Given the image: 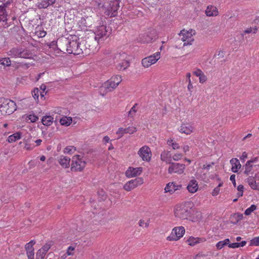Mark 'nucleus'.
I'll return each mask as SVG.
<instances>
[{"mask_svg":"<svg viewBox=\"0 0 259 259\" xmlns=\"http://www.w3.org/2000/svg\"><path fill=\"white\" fill-rule=\"evenodd\" d=\"M136 131L137 128L134 126L128 127L126 128L121 127L118 128V131L116 132V134L119 135L118 138H120L122 137L124 134H132L136 132Z\"/></svg>","mask_w":259,"mask_h":259,"instance_id":"obj_17","label":"nucleus"},{"mask_svg":"<svg viewBox=\"0 0 259 259\" xmlns=\"http://www.w3.org/2000/svg\"><path fill=\"white\" fill-rule=\"evenodd\" d=\"M54 118L51 116H44L41 119L42 123L46 126L51 125L53 122Z\"/></svg>","mask_w":259,"mask_h":259,"instance_id":"obj_30","label":"nucleus"},{"mask_svg":"<svg viewBox=\"0 0 259 259\" xmlns=\"http://www.w3.org/2000/svg\"><path fill=\"white\" fill-rule=\"evenodd\" d=\"M86 165V162L82 156L75 155L72 157L71 164L72 171H81Z\"/></svg>","mask_w":259,"mask_h":259,"instance_id":"obj_7","label":"nucleus"},{"mask_svg":"<svg viewBox=\"0 0 259 259\" xmlns=\"http://www.w3.org/2000/svg\"><path fill=\"white\" fill-rule=\"evenodd\" d=\"M138 154L144 161H149L151 158V151L147 146H143L138 151Z\"/></svg>","mask_w":259,"mask_h":259,"instance_id":"obj_14","label":"nucleus"},{"mask_svg":"<svg viewBox=\"0 0 259 259\" xmlns=\"http://www.w3.org/2000/svg\"><path fill=\"white\" fill-rule=\"evenodd\" d=\"M179 239H180L184 235L185 230V228H184V227H182V226L179 227Z\"/></svg>","mask_w":259,"mask_h":259,"instance_id":"obj_60","label":"nucleus"},{"mask_svg":"<svg viewBox=\"0 0 259 259\" xmlns=\"http://www.w3.org/2000/svg\"><path fill=\"white\" fill-rule=\"evenodd\" d=\"M243 219V214L240 213H235L231 215V223L236 225Z\"/></svg>","mask_w":259,"mask_h":259,"instance_id":"obj_22","label":"nucleus"},{"mask_svg":"<svg viewBox=\"0 0 259 259\" xmlns=\"http://www.w3.org/2000/svg\"><path fill=\"white\" fill-rule=\"evenodd\" d=\"M195 128L192 124L189 122L182 123L179 132L182 134L189 135L194 132Z\"/></svg>","mask_w":259,"mask_h":259,"instance_id":"obj_13","label":"nucleus"},{"mask_svg":"<svg viewBox=\"0 0 259 259\" xmlns=\"http://www.w3.org/2000/svg\"><path fill=\"white\" fill-rule=\"evenodd\" d=\"M114 83L110 79L105 82L100 88V93L103 96L106 95L108 92H110L114 90L116 85L113 86Z\"/></svg>","mask_w":259,"mask_h":259,"instance_id":"obj_11","label":"nucleus"},{"mask_svg":"<svg viewBox=\"0 0 259 259\" xmlns=\"http://www.w3.org/2000/svg\"><path fill=\"white\" fill-rule=\"evenodd\" d=\"M142 167L134 168L130 167L125 172V175L127 177H136L140 175L142 172Z\"/></svg>","mask_w":259,"mask_h":259,"instance_id":"obj_15","label":"nucleus"},{"mask_svg":"<svg viewBox=\"0 0 259 259\" xmlns=\"http://www.w3.org/2000/svg\"><path fill=\"white\" fill-rule=\"evenodd\" d=\"M205 14L209 17L216 16L219 14V12L215 7L210 5L207 6Z\"/></svg>","mask_w":259,"mask_h":259,"instance_id":"obj_19","label":"nucleus"},{"mask_svg":"<svg viewBox=\"0 0 259 259\" xmlns=\"http://www.w3.org/2000/svg\"><path fill=\"white\" fill-rule=\"evenodd\" d=\"M154 32L153 33L151 32L149 34H147L146 35H143V38L141 37L140 40L143 43H149L153 39H155V35H154Z\"/></svg>","mask_w":259,"mask_h":259,"instance_id":"obj_25","label":"nucleus"},{"mask_svg":"<svg viewBox=\"0 0 259 259\" xmlns=\"http://www.w3.org/2000/svg\"><path fill=\"white\" fill-rule=\"evenodd\" d=\"M138 105L137 104H135L131 110L128 112V116L130 117H133L136 113L137 112L136 106Z\"/></svg>","mask_w":259,"mask_h":259,"instance_id":"obj_47","label":"nucleus"},{"mask_svg":"<svg viewBox=\"0 0 259 259\" xmlns=\"http://www.w3.org/2000/svg\"><path fill=\"white\" fill-rule=\"evenodd\" d=\"M1 64L7 66H9L11 65V60L9 58H2L0 60Z\"/></svg>","mask_w":259,"mask_h":259,"instance_id":"obj_50","label":"nucleus"},{"mask_svg":"<svg viewBox=\"0 0 259 259\" xmlns=\"http://www.w3.org/2000/svg\"><path fill=\"white\" fill-rule=\"evenodd\" d=\"M230 242V241L229 239H225L223 241H219L217 244H216V247L218 249H222L225 246L228 245Z\"/></svg>","mask_w":259,"mask_h":259,"instance_id":"obj_39","label":"nucleus"},{"mask_svg":"<svg viewBox=\"0 0 259 259\" xmlns=\"http://www.w3.org/2000/svg\"><path fill=\"white\" fill-rule=\"evenodd\" d=\"M205 239L200 238H194V237H190L188 240H187V243L189 245L194 246L197 243L205 241Z\"/></svg>","mask_w":259,"mask_h":259,"instance_id":"obj_23","label":"nucleus"},{"mask_svg":"<svg viewBox=\"0 0 259 259\" xmlns=\"http://www.w3.org/2000/svg\"><path fill=\"white\" fill-rule=\"evenodd\" d=\"M111 79L114 83V84H113V86L116 85L117 87L121 81V77L116 75L112 77Z\"/></svg>","mask_w":259,"mask_h":259,"instance_id":"obj_49","label":"nucleus"},{"mask_svg":"<svg viewBox=\"0 0 259 259\" xmlns=\"http://www.w3.org/2000/svg\"><path fill=\"white\" fill-rule=\"evenodd\" d=\"M35 243V241L34 240H31L25 245L28 259H34L33 245Z\"/></svg>","mask_w":259,"mask_h":259,"instance_id":"obj_16","label":"nucleus"},{"mask_svg":"<svg viewBox=\"0 0 259 259\" xmlns=\"http://www.w3.org/2000/svg\"><path fill=\"white\" fill-rule=\"evenodd\" d=\"M139 224L140 227L147 228L149 225V223L148 222H145L144 220H139Z\"/></svg>","mask_w":259,"mask_h":259,"instance_id":"obj_54","label":"nucleus"},{"mask_svg":"<svg viewBox=\"0 0 259 259\" xmlns=\"http://www.w3.org/2000/svg\"><path fill=\"white\" fill-rule=\"evenodd\" d=\"M167 143L168 146H171L173 149H178V144L174 139H170L168 140Z\"/></svg>","mask_w":259,"mask_h":259,"instance_id":"obj_44","label":"nucleus"},{"mask_svg":"<svg viewBox=\"0 0 259 259\" xmlns=\"http://www.w3.org/2000/svg\"><path fill=\"white\" fill-rule=\"evenodd\" d=\"M46 34H47V32L45 31L42 30V31H39L38 32V33L37 34V35H38V37H43L45 36Z\"/></svg>","mask_w":259,"mask_h":259,"instance_id":"obj_63","label":"nucleus"},{"mask_svg":"<svg viewBox=\"0 0 259 259\" xmlns=\"http://www.w3.org/2000/svg\"><path fill=\"white\" fill-rule=\"evenodd\" d=\"M160 58V53L158 52L152 55L145 57L142 60V64L144 67L148 68L155 64Z\"/></svg>","mask_w":259,"mask_h":259,"instance_id":"obj_8","label":"nucleus"},{"mask_svg":"<svg viewBox=\"0 0 259 259\" xmlns=\"http://www.w3.org/2000/svg\"><path fill=\"white\" fill-rule=\"evenodd\" d=\"M247 183L251 189L259 190V179H248Z\"/></svg>","mask_w":259,"mask_h":259,"instance_id":"obj_28","label":"nucleus"},{"mask_svg":"<svg viewBox=\"0 0 259 259\" xmlns=\"http://www.w3.org/2000/svg\"><path fill=\"white\" fill-rule=\"evenodd\" d=\"M187 189L191 193L196 192L198 189L197 182L195 180H192L187 185Z\"/></svg>","mask_w":259,"mask_h":259,"instance_id":"obj_20","label":"nucleus"},{"mask_svg":"<svg viewBox=\"0 0 259 259\" xmlns=\"http://www.w3.org/2000/svg\"><path fill=\"white\" fill-rule=\"evenodd\" d=\"M40 89L41 91V92H40V95L42 98L44 97L47 94V92L45 91L46 90V85L45 84H41L40 87Z\"/></svg>","mask_w":259,"mask_h":259,"instance_id":"obj_55","label":"nucleus"},{"mask_svg":"<svg viewBox=\"0 0 259 259\" xmlns=\"http://www.w3.org/2000/svg\"><path fill=\"white\" fill-rule=\"evenodd\" d=\"M258 157H254L250 160H248L244 166L245 170L244 172L247 175H249L252 174L254 168H255L256 166L258 165Z\"/></svg>","mask_w":259,"mask_h":259,"instance_id":"obj_10","label":"nucleus"},{"mask_svg":"<svg viewBox=\"0 0 259 259\" xmlns=\"http://www.w3.org/2000/svg\"><path fill=\"white\" fill-rule=\"evenodd\" d=\"M38 119V117L34 114H30L26 116V120L27 121L30 120V122H34Z\"/></svg>","mask_w":259,"mask_h":259,"instance_id":"obj_43","label":"nucleus"},{"mask_svg":"<svg viewBox=\"0 0 259 259\" xmlns=\"http://www.w3.org/2000/svg\"><path fill=\"white\" fill-rule=\"evenodd\" d=\"M66 47L63 49L68 54H73L74 55L81 54L82 51L80 49V41L77 40H68L66 39Z\"/></svg>","mask_w":259,"mask_h":259,"instance_id":"obj_6","label":"nucleus"},{"mask_svg":"<svg viewBox=\"0 0 259 259\" xmlns=\"http://www.w3.org/2000/svg\"><path fill=\"white\" fill-rule=\"evenodd\" d=\"M125 59H127V55L125 53H118L116 54L114 57V62L118 64L121 61H124Z\"/></svg>","mask_w":259,"mask_h":259,"instance_id":"obj_32","label":"nucleus"},{"mask_svg":"<svg viewBox=\"0 0 259 259\" xmlns=\"http://www.w3.org/2000/svg\"><path fill=\"white\" fill-rule=\"evenodd\" d=\"M257 30V28L256 27L247 28L244 31V33H256Z\"/></svg>","mask_w":259,"mask_h":259,"instance_id":"obj_52","label":"nucleus"},{"mask_svg":"<svg viewBox=\"0 0 259 259\" xmlns=\"http://www.w3.org/2000/svg\"><path fill=\"white\" fill-rule=\"evenodd\" d=\"M256 205L252 204L244 211V214L246 216L249 215L251 213L256 210Z\"/></svg>","mask_w":259,"mask_h":259,"instance_id":"obj_42","label":"nucleus"},{"mask_svg":"<svg viewBox=\"0 0 259 259\" xmlns=\"http://www.w3.org/2000/svg\"><path fill=\"white\" fill-rule=\"evenodd\" d=\"M21 138V134L19 133H16L11 136L8 138V141L9 143H12L16 141Z\"/></svg>","mask_w":259,"mask_h":259,"instance_id":"obj_36","label":"nucleus"},{"mask_svg":"<svg viewBox=\"0 0 259 259\" xmlns=\"http://www.w3.org/2000/svg\"><path fill=\"white\" fill-rule=\"evenodd\" d=\"M199 81L200 83H203L205 82L207 79L206 76L204 74V73H202L199 77Z\"/></svg>","mask_w":259,"mask_h":259,"instance_id":"obj_56","label":"nucleus"},{"mask_svg":"<svg viewBox=\"0 0 259 259\" xmlns=\"http://www.w3.org/2000/svg\"><path fill=\"white\" fill-rule=\"evenodd\" d=\"M19 57L23 58L26 59L30 58L31 57V54L30 51L28 50L20 49Z\"/></svg>","mask_w":259,"mask_h":259,"instance_id":"obj_34","label":"nucleus"},{"mask_svg":"<svg viewBox=\"0 0 259 259\" xmlns=\"http://www.w3.org/2000/svg\"><path fill=\"white\" fill-rule=\"evenodd\" d=\"M46 253V252L37 251V253H36V259H44V258H45Z\"/></svg>","mask_w":259,"mask_h":259,"instance_id":"obj_53","label":"nucleus"},{"mask_svg":"<svg viewBox=\"0 0 259 259\" xmlns=\"http://www.w3.org/2000/svg\"><path fill=\"white\" fill-rule=\"evenodd\" d=\"M60 164L63 167L67 168L69 166V163L70 161V158L67 156L63 155L60 156L58 157V160Z\"/></svg>","mask_w":259,"mask_h":259,"instance_id":"obj_21","label":"nucleus"},{"mask_svg":"<svg viewBox=\"0 0 259 259\" xmlns=\"http://www.w3.org/2000/svg\"><path fill=\"white\" fill-rule=\"evenodd\" d=\"M247 158V153L246 152H243L241 155V156L240 157V160L244 162L246 160V159Z\"/></svg>","mask_w":259,"mask_h":259,"instance_id":"obj_62","label":"nucleus"},{"mask_svg":"<svg viewBox=\"0 0 259 259\" xmlns=\"http://www.w3.org/2000/svg\"><path fill=\"white\" fill-rule=\"evenodd\" d=\"M196 32L195 30L190 29L189 30L183 29L179 33L180 39L183 41V45L182 48L185 47L191 46L194 41V35Z\"/></svg>","mask_w":259,"mask_h":259,"instance_id":"obj_3","label":"nucleus"},{"mask_svg":"<svg viewBox=\"0 0 259 259\" xmlns=\"http://www.w3.org/2000/svg\"><path fill=\"white\" fill-rule=\"evenodd\" d=\"M76 150V148L74 146H67L64 150V153L72 154Z\"/></svg>","mask_w":259,"mask_h":259,"instance_id":"obj_51","label":"nucleus"},{"mask_svg":"<svg viewBox=\"0 0 259 259\" xmlns=\"http://www.w3.org/2000/svg\"><path fill=\"white\" fill-rule=\"evenodd\" d=\"M203 72L200 69H196L194 71H193V74L196 76L197 77H199L200 76Z\"/></svg>","mask_w":259,"mask_h":259,"instance_id":"obj_61","label":"nucleus"},{"mask_svg":"<svg viewBox=\"0 0 259 259\" xmlns=\"http://www.w3.org/2000/svg\"><path fill=\"white\" fill-rule=\"evenodd\" d=\"M54 4L55 0H42L40 5L42 8H47L49 6L53 5Z\"/></svg>","mask_w":259,"mask_h":259,"instance_id":"obj_40","label":"nucleus"},{"mask_svg":"<svg viewBox=\"0 0 259 259\" xmlns=\"http://www.w3.org/2000/svg\"><path fill=\"white\" fill-rule=\"evenodd\" d=\"M75 248V245L69 246V247H68V249H67L66 252V254L68 256H73L74 254Z\"/></svg>","mask_w":259,"mask_h":259,"instance_id":"obj_46","label":"nucleus"},{"mask_svg":"<svg viewBox=\"0 0 259 259\" xmlns=\"http://www.w3.org/2000/svg\"><path fill=\"white\" fill-rule=\"evenodd\" d=\"M161 159L162 161H165L166 163H171L172 158L171 155L168 151H163L161 154Z\"/></svg>","mask_w":259,"mask_h":259,"instance_id":"obj_26","label":"nucleus"},{"mask_svg":"<svg viewBox=\"0 0 259 259\" xmlns=\"http://www.w3.org/2000/svg\"><path fill=\"white\" fill-rule=\"evenodd\" d=\"M230 163L232 165L231 169L233 172H237L240 169L241 165L239 160L234 158L230 160Z\"/></svg>","mask_w":259,"mask_h":259,"instance_id":"obj_18","label":"nucleus"},{"mask_svg":"<svg viewBox=\"0 0 259 259\" xmlns=\"http://www.w3.org/2000/svg\"><path fill=\"white\" fill-rule=\"evenodd\" d=\"M251 244L252 245L258 246L259 245V236L252 238L251 241Z\"/></svg>","mask_w":259,"mask_h":259,"instance_id":"obj_57","label":"nucleus"},{"mask_svg":"<svg viewBox=\"0 0 259 259\" xmlns=\"http://www.w3.org/2000/svg\"><path fill=\"white\" fill-rule=\"evenodd\" d=\"M39 92H40L39 90L38 89H35L33 90L32 94V96H33V98L34 99H38V97H39Z\"/></svg>","mask_w":259,"mask_h":259,"instance_id":"obj_59","label":"nucleus"},{"mask_svg":"<svg viewBox=\"0 0 259 259\" xmlns=\"http://www.w3.org/2000/svg\"><path fill=\"white\" fill-rule=\"evenodd\" d=\"M222 186L223 183H220L218 184V187L213 188L211 193L212 196H216L219 194V193H220V187H221Z\"/></svg>","mask_w":259,"mask_h":259,"instance_id":"obj_45","label":"nucleus"},{"mask_svg":"<svg viewBox=\"0 0 259 259\" xmlns=\"http://www.w3.org/2000/svg\"><path fill=\"white\" fill-rule=\"evenodd\" d=\"M171 165L168 168V172L171 174L172 172H177L178 171V164L171 162Z\"/></svg>","mask_w":259,"mask_h":259,"instance_id":"obj_41","label":"nucleus"},{"mask_svg":"<svg viewBox=\"0 0 259 259\" xmlns=\"http://www.w3.org/2000/svg\"><path fill=\"white\" fill-rule=\"evenodd\" d=\"M21 48H14L12 49L9 52V55L11 56V57H19L20 55V51Z\"/></svg>","mask_w":259,"mask_h":259,"instance_id":"obj_37","label":"nucleus"},{"mask_svg":"<svg viewBox=\"0 0 259 259\" xmlns=\"http://www.w3.org/2000/svg\"><path fill=\"white\" fill-rule=\"evenodd\" d=\"M246 244V241H242L240 243H229L228 247L232 248H236L240 247H244Z\"/></svg>","mask_w":259,"mask_h":259,"instance_id":"obj_38","label":"nucleus"},{"mask_svg":"<svg viewBox=\"0 0 259 259\" xmlns=\"http://www.w3.org/2000/svg\"><path fill=\"white\" fill-rule=\"evenodd\" d=\"M189 83H188V90L190 91V92H192V90L193 89V86L191 83V80H190L189 82Z\"/></svg>","mask_w":259,"mask_h":259,"instance_id":"obj_64","label":"nucleus"},{"mask_svg":"<svg viewBox=\"0 0 259 259\" xmlns=\"http://www.w3.org/2000/svg\"><path fill=\"white\" fill-rule=\"evenodd\" d=\"M111 34V30L107 28L106 25H101L97 27L95 32V40L97 44L107 38Z\"/></svg>","mask_w":259,"mask_h":259,"instance_id":"obj_5","label":"nucleus"},{"mask_svg":"<svg viewBox=\"0 0 259 259\" xmlns=\"http://www.w3.org/2000/svg\"><path fill=\"white\" fill-rule=\"evenodd\" d=\"M166 239L169 241H177L178 240V232H177V228H174L172 230H171V232L170 235L168 236Z\"/></svg>","mask_w":259,"mask_h":259,"instance_id":"obj_29","label":"nucleus"},{"mask_svg":"<svg viewBox=\"0 0 259 259\" xmlns=\"http://www.w3.org/2000/svg\"><path fill=\"white\" fill-rule=\"evenodd\" d=\"M194 210V205L191 201H186L182 203L179 205V218L186 219L191 217Z\"/></svg>","mask_w":259,"mask_h":259,"instance_id":"obj_1","label":"nucleus"},{"mask_svg":"<svg viewBox=\"0 0 259 259\" xmlns=\"http://www.w3.org/2000/svg\"><path fill=\"white\" fill-rule=\"evenodd\" d=\"M143 183V182L142 179H133L128 181L125 185H124L123 189L126 191H130Z\"/></svg>","mask_w":259,"mask_h":259,"instance_id":"obj_12","label":"nucleus"},{"mask_svg":"<svg viewBox=\"0 0 259 259\" xmlns=\"http://www.w3.org/2000/svg\"><path fill=\"white\" fill-rule=\"evenodd\" d=\"M178 189V186L172 183H169L166 184L165 188V192L169 193L170 194L173 193Z\"/></svg>","mask_w":259,"mask_h":259,"instance_id":"obj_24","label":"nucleus"},{"mask_svg":"<svg viewBox=\"0 0 259 259\" xmlns=\"http://www.w3.org/2000/svg\"><path fill=\"white\" fill-rule=\"evenodd\" d=\"M52 245H53V242L52 241H49L43 245L42 247L38 250V251L47 253L49 250L50 249Z\"/></svg>","mask_w":259,"mask_h":259,"instance_id":"obj_35","label":"nucleus"},{"mask_svg":"<svg viewBox=\"0 0 259 259\" xmlns=\"http://www.w3.org/2000/svg\"><path fill=\"white\" fill-rule=\"evenodd\" d=\"M105 13L110 17L116 15L117 11L119 8V4L117 1H110L107 3Z\"/></svg>","mask_w":259,"mask_h":259,"instance_id":"obj_9","label":"nucleus"},{"mask_svg":"<svg viewBox=\"0 0 259 259\" xmlns=\"http://www.w3.org/2000/svg\"><path fill=\"white\" fill-rule=\"evenodd\" d=\"M71 117L64 116L60 119V123L62 125L69 126L72 122Z\"/></svg>","mask_w":259,"mask_h":259,"instance_id":"obj_33","label":"nucleus"},{"mask_svg":"<svg viewBox=\"0 0 259 259\" xmlns=\"http://www.w3.org/2000/svg\"><path fill=\"white\" fill-rule=\"evenodd\" d=\"M130 63L127 59L124 60V61H121L117 64V68L120 70H124L126 69L129 66Z\"/></svg>","mask_w":259,"mask_h":259,"instance_id":"obj_31","label":"nucleus"},{"mask_svg":"<svg viewBox=\"0 0 259 259\" xmlns=\"http://www.w3.org/2000/svg\"><path fill=\"white\" fill-rule=\"evenodd\" d=\"M90 18L87 17V19L82 18L80 20V23L85 27H90V25L87 23V20H89Z\"/></svg>","mask_w":259,"mask_h":259,"instance_id":"obj_58","label":"nucleus"},{"mask_svg":"<svg viewBox=\"0 0 259 259\" xmlns=\"http://www.w3.org/2000/svg\"><path fill=\"white\" fill-rule=\"evenodd\" d=\"M16 110V105L13 101L5 98L0 99V111L2 114L10 115Z\"/></svg>","mask_w":259,"mask_h":259,"instance_id":"obj_2","label":"nucleus"},{"mask_svg":"<svg viewBox=\"0 0 259 259\" xmlns=\"http://www.w3.org/2000/svg\"><path fill=\"white\" fill-rule=\"evenodd\" d=\"M96 42H93L92 40L89 38L82 39L80 40V49L82 51L81 54L84 55H88L91 53H94L97 51L96 45Z\"/></svg>","mask_w":259,"mask_h":259,"instance_id":"obj_4","label":"nucleus"},{"mask_svg":"<svg viewBox=\"0 0 259 259\" xmlns=\"http://www.w3.org/2000/svg\"><path fill=\"white\" fill-rule=\"evenodd\" d=\"M214 163L210 162L209 163H206L203 166V171L206 172L211 169H213Z\"/></svg>","mask_w":259,"mask_h":259,"instance_id":"obj_48","label":"nucleus"},{"mask_svg":"<svg viewBox=\"0 0 259 259\" xmlns=\"http://www.w3.org/2000/svg\"><path fill=\"white\" fill-rule=\"evenodd\" d=\"M7 20L5 5L0 6V21L7 22Z\"/></svg>","mask_w":259,"mask_h":259,"instance_id":"obj_27","label":"nucleus"}]
</instances>
